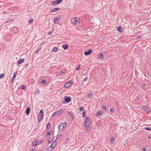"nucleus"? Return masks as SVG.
<instances>
[{"label": "nucleus", "mask_w": 151, "mask_h": 151, "mask_svg": "<svg viewBox=\"0 0 151 151\" xmlns=\"http://www.w3.org/2000/svg\"><path fill=\"white\" fill-rule=\"evenodd\" d=\"M86 111L85 110H83V112H82V113H83V116L84 117H85V114H86Z\"/></svg>", "instance_id": "34"}, {"label": "nucleus", "mask_w": 151, "mask_h": 151, "mask_svg": "<svg viewBox=\"0 0 151 151\" xmlns=\"http://www.w3.org/2000/svg\"><path fill=\"white\" fill-rule=\"evenodd\" d=\"M117 29L119 32H122V30H123V28L121 26H119L117 27Z\"/></svg>", "instance_id": "23"}, {"label": "nucleus", "mask_w": 151, "mask_h": 151, "mask_svg": "<svg viewBox=\"0 0 151 151\" xmlns=\"http://www.w3.org/2000/svg\"><path fill=\"white\" fill-rule=\"evenodd\" d=\"M148 139H151V137H150V136H148Z\"/></svg>", "instance_id": "48"}, {"label": "nucleus", "mask_w": 151, "mask_h": 151, "mask_svg": "<svg viewBox=\"0 0 151 151\" xmlns=\"http://www.w3.org/2000/svg\"><path fill=\"white\" fill-rule=\"evenodd\" d=\"M93 94L91 93H89L88 95V97L89 98H92L93 97Z\"/></svg>", "instance_id": "25"}, {"label": "nucleus", "mask_w": 151, "mask_h": 151, "mask_svg": "<svg viewBox=\"0 0 151 151\" xmlns=\"http://www.w3.org/2000/svg\"><path fill=\"white\" fill-rule=\"evenodd\" d=\"M63 137V135L60 134H58V135L57 136V137L56 138L55 140H56L58 139H60L61 138Z\"/></svg>", "instance_id": "15"}, {"label": "nucleus", "mask_w": 151, "mask_h": 151, "mask_svg": "<svg viewBox=\"0 0 151 151\" xmlns=\"http://www.w3.org/2000/svg\"><path fill=\"white\" fill-rule=\"evenodd\" d=\"M99 58H100L102 59L104 58V56L102 53H100L99 54Z\"/></svg>", "instance_id": "26"}, {"label": "nucleus", "mask_w": 151, "mask_h": 151, "mask_svg": "<svg viewBox=\"0 0 151 151\" xmlns=\"http://www.w3.org/2000/svg\"><path fill=\"white\" fill-rule=\"evenodd\" d=\"M51 32L50 31L49 32H48L49 35H50V34H51Z\"/></svg>", "instance_id": "49"}, {"label": "nucleus", "mask_w": 151, "mask_h": 151, "mask_svg": "<svg viewBox=\"0 0 151 151\" xmlns=\"http://www.w3.org/2000/svg\"><path fill=\"white\" fill-rule=\"evenodd\" d=\"M110 111L111 113H113V108H111L110 110Z\"/></svg>", "instance_id": "45"}, {"label": "nucleus", "mask_w": 151, "mask_h": 151, "mask_svg": "<svg viewBox=\"0 0 151 151\" xmlns=\"http://www.w3.org/2000/svg\"><path fill=\"white\" fill-rule=\"evenodd\" d=\"M96 113V115L97 116L102 115V112L101 110H98L97 111Z\"/></svg>", "instance_id": "13"}, {"label": "nucleus", "mask_w": 151, "mask_h": 151, "mask_svg": "<svg viewBox=\"0 0 151 151\" xmlns=\"http://www.w3.org/2000/svg\"><path fill=\"white\" fill-rule=\"evenodd\" d=\"M85 125H91L90 119L89 117H88L86 118L85 121Z\"/></svg>", "instance_id": "3"}, {"label": "nucleus", "mask_w": 151, "mask_h": 151, "mask_svg": "<svg viewBox=\"0 0 151 151\" xmlns=\"http://www.w3.org/2000/svg\"><path fill=\"white\" fill-rule=\"evenodd\" d=\"M87 80H88L87 77H86L84 78L83 81H86Z\"/></svg>", "instance_id": "47"}, {"label": "nucleus", "mask_w": 151, "mask_h": 151, "mask_svg": "<svg viewBox=\"0 0 151 151\" xmlns=\"http://www.w3.org/2000/svg\"><path fill=\"white\" fill-rule=\"evenodd\" d=\"M141 36H137L136 37V39H138L141 37Z\"/></svg>", "instance_id": "44"}, {"label": "nucleus", "mask_w": 151, "mask_h": 151, "mask_svg": "<svg viewBox=\"0 0 151 151\" xmlns=\"http://www.w3.org/2000/svg\"><path fill=\"white\" fill-rule=\"evenodd\" d=\"M52 131L51 130H50L49 132H47L46 136L47 137L49 138L51 134L52 133Z\"/></svg>", "instance_id": "12"}, {"label": "nucleus", "mask_w": 151, "mask_h": 151, "mask_svg": "<svg viewBox=\"0 0 151 151\" xmlns=\"http://www.w3.org/2000/svg\"><path fill=\"white\" fill-rule=\"evenodd\" d=\"M58 48L57 47H55L52 49V51L54 52H56L57 51Z\"/></svg>", "instance_id": "29"}, {"label": "nucleus", "mask_w": 151, "mask_h": 151, "mask_svg": "<svg viewBox=\"0 0 151 151\" xmlns=\"http://www.w3.org/2000/svg\"><path fill=\"white\" fill-rule=\"evenodd\" d=\"M102 108L104 110L106 109V106L105 105H103L102 106Z\"/></svg>", "instance_id": "43"}, {"label": "nucleus", "mask_w": 151, "mask_h": 151, "mask_svg": "<svg viewBox=\"0 0 151 151\" xmlns=\"http://www.w3.org/2000/svg\"><path fill=\"white\" fill-rule=\"evenodd\" d=\"M58 20V18H55L54 19V21L55 23H57Z\"/></svg>", "instance_id": "31"}, {"label": "nucleus", "mask_w": 151, "mask_h": 151, "mask_svg": "<svg viewBox=\"0 0 151 151\" xmlns=\"http://www.w3.org/2000/svg\"><path fill=\"white\" fill-rule=\"evenodd\" d=\"M40 48H37V50L35 51V53L36 54L37 53L39 52V51L40 50Z\"/></svg>", "instance_id": "41"}, {"label": "nucleus", "mask_w": 151, "mask_h": 151, "mask_svg": "<svg viewBox=\"0 0 151 151\" xmlns=\"http://www.w3.org/2000/svg\"><path fill=\"white\" fill-rule=\"evenodd\" d=\"M63 112V110L62 109H60V110H58L57 111L54 112L52 116V117H53L54 116H55V115H57V116H58L61 114Z\"/></svg>", "instance_id": "2"}, {"label": "nucleus", "mask_w": 151, "mask_h": 151, "mask_svg": "<svg viewBox=\"0 0 151 151\" xmlns=\"http://www.w3.org/2000/svg\"><path fill=\"white\" fill-rule=\"evenodd\" d=\"M78 19L77 18H75L74 19H72L71 21L72 23L74 25H76L78 21Z\"/></svg>", "instance_id": "7"}, {"label": "nucleus", "mask_w": 151, "mask_h": 151, "mask_svg": "<svg viewBox=\"0 0 151 151\" xmlns=\"http://www.w3.org/2000/svg\"><path fill=\"white\" fill-rule=\"evenodd\" d=\"M39 116L40 117H43V111L42 109L41 110L40 112Z\"/></svg>", "instance_id": "18"}, {"label": "nucleus", "mask_w": 151, "mask_h": 151, "mask_svg": "<svg viewBox=\"0 0 151 151\" xmlns=\"http://www.w3.org/2000/svg\"><path fill=\"white\" fill-rule=\"evenodd\" d=\"M42 118L40 117H40H39V116H38V121H39V122H41V120L42 119Z\"/></svg>", "instance_id": "35"}, {"label": "nucleus", "mask_w": 151, "mask_h": 151, "mask_svg": "<svg viewBox=\"0 0 151 151\" xmlns=\"http://www.w3.org/2000/svg\"><path fill=\"white\" fill-rule=\"evenodd\" d=\"M57 143L56 140H55L51 145L50 147H52V149H54L57 145Z\"/></svg>", "instance_id": "9"}, {"label": "nucleus", "mask_w": 151, "mask_h": 151, "mask_svg": "<svg viewBox=\"0 0 151 151\" xmlns=\"http://www.w3.org/2000/svg\"><path fill=\"white\" fill-rule=\"evenodd\" d=\"M17 74V73L16 72H15L14 73L13 76V77H12L11 80V82L12 83H13L15 79V78Z\"/></svg>", "instance_id": "11"}, {"label": "nucleus", "mask_w": 151, "mask_h": 151, "mask_svg": "<svg viewBox=\"0 0 151 151\" xmlns=\"http://www.w3.org/2000/svg\"><path fill=\"white\" fill-rule=\"evenodd\" d=\"M30 109L29 107H28L27 108L26 111V113L27 115H28L30 113Z\"/></svg>", "instance_id": "17"}, {"label": "nucleus", "mask_w": 151, "mask_h": 151, "mask_svg": "<svg viewBox=\"0 0 151 151\" xmlns=\"http://www.w3.org/2000/svg\"><path fill=\"white\" fill-rule=\"evenodd\" d=\"M37 141L35 140V141H33L32 142V145L33 146H35L37 145Z\"/></svg>", "instance_id": "24"}, {"label": "nucleus", "mask_w": 151, "mask_h": 151, "mask_svg": "<svg viewBox=\"0 0 151 151\" xmlns=\"http://www.w3.org/2000/svg\"><path fill=\"white\" fill-rule=\"evenodd\" d=\"M146 150V148H143L142 149L141 151H145Z\"/></svg>", "instance_id": "46"}, {"label": "nucleus", "mask_w": 151, "mask_h": 151, "mask_svg": "<svg viewBox=\"0 0 151 151\" xmlns=\"http://www.w3.org/2000/svg\"><path fill=\"white\" fill-rule=\"evenodd\" d=\"M67 127V124L66 123H64L60 124L59 126V129L63 132Z\"/></svg>", "instance_id": "1"}, {"label": "nucleus", "mask_w": 151, "mask_h": 151, "mask_svg": "<svg viewBox=\"0 0 151 151\" xmlns=\"http://www.w3.org/2000/svg\"><path fill=\"white\" fill-rule=\"evenodd\" d=\"M144 129H146L148 130H151V129H150V127H146L144 128Z\"/></svg>", "instance_id": "38"}, {"label": "nucleus", "mask_w": 151, "mask_h": 151, "mask_svg": "<svg viewBox=\"0 0 151 151\" xmlns=\"http://www.w3.org/2000/svg\"><path fill=\"white\" fill-rule=\"evenodd\" d=\"M62 47L64 50H66L68 47V46L67 44H64L63 45Z\"/></svg>", "instance_id": "19"}, {"label": "nucleus", "mask_w": 151, "mask_h": 151, "mask_svg": "<svg viewBox=\"0 0 151 151\" xmlns=\"http://www.w3.org/2000/svg\"><path fill=\"white\" fill-rule=\"evenodd\" d=\"M33 21V19L32 18L30 19L28 21V23L29 24H31V23H32Z\"/></svg>", "instance_id": "32"}, {"label": "nucleus", "mask_w": 151, "mask_h": 151, "mask_svg": "<svg viewBox=\"0 0 151 151\" xmlns=\"http://www.w3.org/2000/svg\"><path fill=\"white\" fill-rule=\"evenodd\" d=\"M147 113H149L150 112V108L149 106H143L141 107Z\"/></svg>", "instance_id": "5"}, {"label": "nucleus", "mask_w": 151, "mask_h": 151, "mask_svg": "<svg viewBox=\"0 0 151 151\" xmlns=\"http://www.w3.org/2000/svg\"><path fill=\"white\" fill-rule=\"evenodd\" d=\"M41 83L43 84H45L47 83V81L46 80L43 79L42 80V81L40 82Z\"/></svg>", "instance_id": "22"}, {"label": "nucleus", "mask_w": 151, "mask_h": 151, "mask_svg": "<svg viewBox=\"0 0 151 151\" xmlns=\"http://www.w3.org/2000/svg\"><path fill=\"white\" fill-rule=\"evenodd\" d=\"M53 149L52 148L50 147V146L49 147H48L47 149V151H50L52 150Z\"/></svg>", "instance_id": "30"}, {"label": "nucleus", "mask_w": 151, "mask_h": 151, "mask_svg": "<svg viewBox=\"0 0 151 151\" xmlns=\"http://www.w3.org/2000/svg\"><path fill=\"white\" fill-rule=\"evenodd\" d=\"M13 20H14L13 19H10L9 20L6 21V23H8V22H10L12 21Z\"/></svg>", "instance_id": "40"}, {"label": "nucleus", "mask_w": 151, "mask_h": 151, "mask_svg": "<svg viewBox=\"0 0 151 151\" xmlns=\"http://www.w3.org/2000/svg\"><path fill=\"white\" fill-rule=\"evenodd\" d=\"M84 109V108L83 106H81L80 108L79 111H81L82 110H83Z\"/></svg>", "instance_id": "42"}, {"label": "nucleus", "mask_w": 151, "mask_h": 151, "mask_svg": "<svg viewBox=\"0 0 151 151\" xmlns=\"http://www.w3.org/2000/svg\"><path fill=\"white\" fill-rule=\"evenodd\" d=\"M61 72V73H64V72H63V71H62L60 72Z\"/></svg>", "instance_id": "51"}, {"label": "nucleus", "mask_w": 151, "mask_h": 151, "mask_svg": "<svg viewBox=\"0 0 151 151\" xmlns=\"http://www.w3.org/2000/svg\"><path fill=\"white\" fill-rule=\"evenodd\" d=\"M73 84V82L71 81H69L66 82L64 85V86L65 88H68L71 86Z\"/></svg>", "instance_id": "4"}, {"label": "nucleus", "mask_w": 151, "mask_h": 151, "mask_svg": "<svg viewBox=\"0 0 151 151\" xmlns=\"http://www.w3.org/2000/svg\"><path fill=\"white\" fill-rule=\"evenodd\" d=\"M21 88L22 89L24 90H25L26 89V87L22 85L21 86Z\"/></svg>", "instance_id": "36"}, {"label": "nucleus", "mask_w": 151, "mask_h": 151, "mask_svg": "<svg viewBox=\"0 0 151 151\" xmlns=\"http://www.w3.org/2000/svg\"><path fill=\"white\" fill-rule=\"evenodd\" d=\"M46 127H47V129H50V124L49 123H48L46 124Z\"/></svg>", "instance_id": "27"}, {"label": "nucleus", "mask_w": 151, "mask_h": 151, "mask_svg": "<svg viewBox=\"0 0 151 151\" xmlns=\"http://www.w3.org/2000/svg\"><path fill=\"white\" fill-rule=\"evenodd\" d=\"M48 142L49 143H51V142H50L49 140L48 141Z\"/></svg>", "instance_id": "52"}, {"label": "nucleus", "mask_w": 151, "mask_h": 151, "mask_svg": "<svg viewBox=\"0 0 151 151\" xmlns=\"http://www.w3.org/2000/svg\"><path fill=\"white\" fill-rule=\"evenodd\" d=\"M63 0H56L53 1L52 3V5H54L57 4H58L60 3Z\"/></svg>", "instance_id": "6"}, {"label": "nucleus", "mask_w": 151, "mask_h": 151, "mask_svg": "<svg viewBox=\"0 0 151 151\" xmlns=\"http://www.w3.org/2000/svg\"><path fill=\"white\" fill-rule=\"evenodd\" d=\"M28 66V64H27L25 65V67H27V66Z\"/></svg>", "instance_id": "50"}, {"label": "nucleus", "mask_w": 151, "mask_h": 151, "mask_svg": "<svg viewBox=\"0 0 151 151\" xmlns=\"http://www.w3.org/2000/svg\"><path fill=\"white\" fill-rule=\"evenodd\" d=\"M143 98L141 96H139L137 97V101L138 103H139L141 102V100H143Z\"/></svg>", "instance_id": "14"}, {"label": "nucleus", "mask_w": 151, "mask_h": 151, "mask_svg": "<svg viewBox=\"0 0 151 151\" xmlns=\"http://www.w3.org/2000/svg\"><path fill=\"white\" fill-rule=\"evenodd\" d=\"M81 66V65H78V67L77 68H76V70H79Z\"/></svg>", "instance_id": "37"}, {"label": "nucleus", "mask_w": 151, "mask_h": 151, "mask_svg": "<svg viewBox=\"0 0 151 151\" xmlns=\"http://www.w3.org/2000/svg\"><path fill=\"white\" fill-rule=\"evenodd\" d=\"M30 151H33V150H31Z\"/></svg>", "instance_id": "53"}, {"label": "nucleus", "mask_w": 151, "mask_h": 151, "mask_svg": "<svg viewBox=\"0 0 151 151\" xmlns=\"http://www.w3.org/2000/svg\"><path fill=\"white\" fill-rule=\"evenodd\" d=\"M24 60V59H19V60L17 62V65L22 63L23 61Z\"/></svg>", "instance_id": "16"}, {"label": "nucleus", "mask_w": 151, "mask_h": 151, "mask_svg": "<svg viewBox=\"0 0 151 151\" xmlns=\"http://www.w3.org/2000/svg\"><path fill=\"white\" fill-rule=\"evenodd\" d=\"M67 113H68L69 115H70V116L72 117V118L73 119V114L72 112H70L69 111H68Z\"/></svg>", "instance_id": "28"}, {"label": "nucleus", "mask_w": 151, "mask_h": 151, "mask_svg": "<svg viewBox=\"0 0 151 151\" xmlns=\"http://www.w3.org/2000/svg\"><path fill=\"white\" fill-rule=\"evenodd\" d=\"M59 9H60V8H55L53 10L52 9L51 10V12H57V11H58Z\"/></svg>", "instance_id": "20"}, {"label": "nucleus", "mask_w": 151, "mask_h": 151, "mask_svg": "<svg viewBox=\"0 0 151 151\" xmlns=\"http://www.w3.org/2000/svg\"><path fill=\"white\" fill-rule=\"evenodd\" d=\"M5 74L4 73L1 74L0 75V79H1L5 76Z\"/></svg>", "instance_id": "33"}, {"label": "nucleus", "mask_w": 151, "mask_h": 151, "mask_svg": "<svg viewBox=\"0 0 151 151\" xmlns=\"http://www.w3.org/2000/svg\"><path fill=\"white\" fill-rule=\"evenodd\" d=\"M92 52V50L91 49H90L88 51L85 52L84 54L86 55H88L91 54Z\"/></svg>", "instance_id": "10"}, {"label": "nucleus", "mask_w": 151, "mask_h": 151, "mask_svg": "<svg viewBox=\"0 0 151 151\" xmlns=\"http://www.w3.org/2000/svg\"><path fill=\"white\" fill-rule=\"evenodd\" d=\"M111 143H113L114 142V139L113 137L111 138Z\"/></svg>", "instance_id": "39"}, {"label": "nucleus", "mask_w": 151, "mask_h": 151, "mask_svg": "<svg viewBox=\"0 0 151 151\" xmlns=\"http://www.w3.org/2000/svg\"><path fill=\"white\" fill-rule=\"evenodd\" d=\"M71 101V98L69 97H67L65 99V101L67 102L68 103Z\"/></svg>", "instance_id": "21"}, {"label": "nucleus", "mask_w": 151, "mask_h": 151, "mask_svg": "<svg viewBox=\"0 0 151 151\" xmlns=\"http://www.w3.org/2000/svg\"><path fill=\"white\" fill-rule=\"evenodd\" d=\"M85 128L86 130L89 131H91V125H85Z\"/></svg>", "instance_id": "8"}]
</instances>
